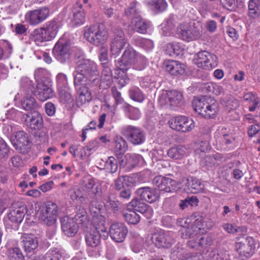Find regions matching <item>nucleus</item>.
<instances>
[{"instance_id":"obj_1","label":"nucleus","mask_w":260,"mask_h":260,"mask_svg":"<svg viewBox=\"0 0 260 260\" xmlns=\"http://www.w3.org/2000/svg\"><path fill=\"white\" fill-rule=\"evenodd\" d=\"M51 84L47 80H41L38 81L36 87L34 86L32 82L28 78H22L20 80V87L28 93L34 94L37 98L42 102L52 98L53 95Z\"/></svg>"},{"instance_id":"obj_2","label":"nucleus","mask_w":260,"mask_h":260,"mask_svg":"<svg viewBox=\"0 0 260 260\" xmlns=\"http://www.w3.org/2000/svg\"><path fill=\"white\" fill-rule=\"evenodd\" d=\"M193 110L205 118H214L218 110V103L207 96L196 97L192 101Z\"/></svg>"},{"instance_id":"obj_3","label":"nucleus","mask_w":260,"mask_h":260,"mask_svg":"<svg viewBox=\"0 0 260 260\" xmlns=\"http://www.w3.org/2000/svg\"><path fill=\"white\" fill-rule=\"evenodd\" d=\"M99 72L96 64L89 59H84L76 67L74 72V81L86 82L93 77L98 76Z\"/></svg>"},{"instance_id":"obj_4","label":"nucleus","mask_w":260,"mask_h":260,"mask_svg":"<svg viewBox=\"0 0 260 260\" xmlns=\"http://www.w3.org/2000/svg\"><path fill=\"white\" fill-rule=\"evenodd\" d=\"M84 37L90 43L96 46L103 45L108 39V32L103 25H93L86 28Z\"/></svg>"},{"instance_id":"obj_5","label":"nucleus","mask_w":260,"mask_h":260,"mask_svg":"<svg viewBox=\"0 0 260 260\" xmlns=\"http://www.w3.org/2000/svg\"><path fill=\"white\" fill-rule=\"evenodd\" d=\"M236 251L242 260L250 258L255 252L254 239L250 236L239 239L235 244Z\"/></svg>"},{"instance_id":"obj_6","label":"nucleus","mask_w":260,"mask_h":260,"mask_svg":"<svg viewBox=\"0 0 260 260\" xmlns=\"http://www.w3.org/2000/svg\"><path fill=\"white\" fill-rule=\"evenodd\" d=\"M58 206L52 202H47L40 208L39 218L44 224L52 225L56 221Z\"/></svg>"},{"instance_id":"obj_7","label":"nucleus","mask_w":260,"mask_h":260,"mask_svg":"<svg viewBox=\"0 0 260 260\" xmlns=\"http://www.w3.org/2000/svg\"><path fill=\"white\" fill-rule=\"evenodd\" d=\"M183 102L182 93L177 90L162 93L158 99V103L161 107L172 109L181 105Z\"/></svg>"},{"instance_id":"obj_8","label":"nucleus","mask_w":260,"mask_h":260,"mask_svg":"<svg viewBox=\"0 0 260 260\" xmlns=\"http://www.w3.org/2000/svg\"><path fill=\"white\" fill-rule=\"evenodd\" d=\"M193 62L200 68L210 70L217 66V57L214 54L207 51H202L196 54Z\"/></svg>"},{"instance_id":"obj_9","label":"nucleus","mask_w":260,"mask_h":260,"mask_svg":"<svg viewBox=\"0 0 260 260\" xmlns=\"http://www.w3.org/2000/svg\"><path fill=\"white\" fill-rule=\"evenodd\" d=\"M71 49L70 40L66 38H60L53 48L52 52L58 61L64 63L70 58Z\"/></svg>"},{"instance_id":"obj_10","label":"nucleus","mask_w":260,"mask_h":260,"mask_svg":"<svg viewBox=\"0 0 260 260\" xmlns=\"http://www.w3.org/2000/svg\"><path fill=\"white\" fill-rule=\"evenodd\" d=\"M123 134L127 141L134 145H141L145 141V133L139 127L128 125L123 129Z\"/></svg>"},{"instance_id":"obj_11","label":"nucleus","mask_w":260,"mask_h":260,"mask_svg":"<svg viewBox=\"0 0 260 260\" xmlns=\"http://www.w3.org/2000/svg\"><path fill=\"white\" fill-rule=\"evenodd\" d=\"M169 122L172 129L184 133L192 131L195 126L193 120L184 116L175 117Z\"/></svg>"},{"instance_id":"obj_12","label":"nucleus","mask_w":260,"mask_h":260,"mask_svg":"<svg viewBox=\"0 0 260 260\" xmlns=\"http://www.w3.org/2000/svg\"><path fill=\"white\" fill-rule=\"evenodd\" d=\"M21 120L29 128L33 130H41L43 127V119L38 111H33L22 115Z\"/></svg>"},{"instance_id":"obj_13","label":"nucleus","mask_w":260,"mask_h":260,"mask_svg":"<svg viewBox=\"0 0 260 260\" xmlns=\"http://www.w3.org/2000/svg\"><path fill=\"white\" fill-rule=\"evenodd\" d=\"M74 85L76 91V104L78 107H80L86 103H89L92 99V96L87 83L74 81Z\"/></svg>"},{"instance_id":"obj_14","label":"nucleus","mask_w":260,"mask_h":260,"mask_svg":"<svg viewBox=\"0 0 260 260\" xmlns=\"http://www.w3.org/2000/svg\"><path fill=\"white\" fill-rule=\"evenodd\" d=\"M138 53L132 47L126 49L119 60L116 63V67L123 73L127 71L135 62Z\"/></svg>"},{"instance_id":"obj_15","label":"nucleus","mask_w":260,"mask_h":260,"mask_svg":"<svg viewBox=\"0 0 260 260\" xmlns=\"http://www.w3.org/2000/svg\"><path fill=\"white\" fill-rule=\"evenodd\" d=\"M49 14V10L47 7L28 11L25 16L28 22L33 25H38L47 19Z\"/></svg>"},{"instance_id":"obj_16","label":"nucleus","mask_w":260,"mask_h":260,"mask_svg":"<svg viewBox=\"0 0 260 260\" xmlns=\"http://www.w3.org/2000/svg\"><path fill=\"white\" fill-rule=\"evenodd\" d=\"M152 182L160 190L167 192L175 191L177 188V183L176 180L162 176L154 177Z\"/></svg>"},{"instance_id":"obj_17","label":"nucleus","mask_w":260,"mask_h":260,"mask_svg":"<svg viewBox=\"0 0 260 260\" xmlns=\"http://www.w3.org/2000/svg\"><path fill=\"white\" fill-rule=\"evenodd\" d=\"M127 208L129 211L139 212L142 213L147 219H150L153 215V212L152 208L137 198L133 199L127 204Z\"/></svg>"},{"instance_id":"obj_18","label":"nucleus","mask_w":260,"mask_h":260,"mask_svg":"<svg viewBox=\"0 0 260 260\" xmlns=\"http://www.w3.org/2000/svg\"><path fill=\"white\" fill-rule=\"evenodd\" d=\"M111 238L116 242L121 243L125 240L128 229L124 223L115 222L111 224L109 230Z\"/></svg>"},{"instance_id":"obj_19","label":"nucleus","mask_w":260,"mask_h":260,"mask_svg":"<svg viewBox=\"0 0 260 260\" xmlns=\"http://www.w3.org/2000/svg\"><path fill=\"white\" fill-rule=\"evenodd\" d=\"M151 240L157 247L169 248L174 242V240L169 232H159L153 234Z\"/></svg>"},{"instance_id":"obj_20","label":"nucleus","mask_w":260,"mask_h":260,"mask_svg":"<svg viewBox=\"0 0 260 260\" xmlns=\"http://www.w3.org/2000/svg\"><path fill=\"white\" fill-rule=\"evenodd\" d=\"M82 189L87 193V196L92 198L99 197L102 192L101 185L96 182L92 178H89L83 181L82 184Z\"/></svg>"},{"instance_id":"obj_21","label":"nucleus","mask_w":260,"mask_h":260,"mask_svg":"<svg viewBox=\"0 0 260 260\" xmlns=\"http://www.w3.org/2000/svg\"><path fill=\"white\" fill-rule=\"evenodd\" d=\"M136 192L141 200L145 201L150 203L155 202L159 198V191L156 189L150 187L139 188L137 189Z\"/></svg>"},{"instance_id":"obj_22","label":"nucleus","mask_w":260,"mask_h":260,"mask_svg":"<svg viewBox=\"0 0 260 260\" xmlns=\"http://www.w3.org/2000/svg\"><path fill=\"white\" fill-rule=\"evenodd\" d=\"M11 141L15 149L17 150L28 149V145L30 143L28 135L24 131H18L15 135H12Z\"/></svg>"},{"instance_id":"obj_23","label":"nucleus","mask_w":260,"mask_h":260,"mask_svg":"<svg viewBox=\"0 0 260 260\" xmlns=\"http://www.w3.org/2000/svg\"><path fill=\"white\" fill-rule=\"evenodd\" d=\"M61 226L66 235L73 237L77 233L79 225L74 218L67 216L61 219Z\"/></svg>"},{"instance_id":"obj_24","label":"nucleus","mask_w":260,"mask_h":260,"mask_svg":"<svg viewBox=\"0 0 260 260\" xmlns=\"http://www.w3.org/2000/svg\"><path fill=\"white\" fill-rule=\"evenodd\" d=\"M106 217L103 215L92 216L90 230L98 232L104 236V239L107 237V228L105 225Z\"/></svg>"},{"instance_id":"obj_25","label":"nucleus","mask_w":260,"mask_h":260,"mask_svg":"<svg viewBox=\"0 0 260 260\" xmlns=\"http://www.w3.org/2000/svg\"><path fill=\"white\" fill-rule=\"evenodd\" d=\"M222 158V155L218 153L207 155L201 160V165L203 168L209 170L213 167L218 166Z\"/></svg>"},{"instance_id":"obj_26","label":"nucleus","mask_w":260,"mask_h":260,"mask_svg":"<svg viewBox=\"0 0 260 260\" xmlns=\"http://www.w3.org/2000/svg\"><path fill=\"white\" fill-rule=\"evenodd\" d=\"M22 89L25 92V94L21 101L22 108L25 111H37V110L39 108V106L35 98L31 96L32 93H28L23 88Z\"/></svg>"},{"instance_id":"obj_27","label":"nucleus","mask_w":260,"mask_h":260,"mask_svg":"<svg viewBox=\"0 0 260 260\" xmlns=\"http://www.w3.org/2000/svg\"><path fill=\"white\" fill-rule=\"evenodd\" d=\"M60 26L61 24L59 21L53 19L47 21L42 28H44L45 34H46L49 40H51L55 37Z\"/></svg>"},{"instance_id":"obj_28","label":"nucleus","mask_w":260,"mask_h":260,"mask_svg":"<svg viewBox=\"0 0 260 260\" xmlns=\"http://www.w3.org/2000/svg\"><path fill=\"white\" fill-rule=\"evenodd\" d=\"M185 64L178 61H169L166 66V70L171 75L177 76L185 73L186 69Z\"/></svg>"},{"instance_id":"obj_29","label":"nucleus","mask_w":260,"mask_h":260,"mask_svg":"<svg viewBox=\"0 0 260 260\" xmlns=\"http://www.w3.org/2000/svg\"><path fill=\"white\" fill-rule=\"evenodd\" d=\"M104 235L90 230V232L85 234V240L88 246L96 247L100 243L101 239H104Z\"/></svg>"},{"instance_id":"obj_30","label":"nucleus","mask_w":260,"mask_h":260,"mask_svg":"<svg viewBox=\"0 0 260 260\" xmlns=\"http://www.w3.org/2000/svg\"><path fill=\"white\" fill-rule=\"evenodd\" d=\"M89 209L92 216L101 215L105 209V203L99 201L98 197L90 198Z\"/></svg>"},{"instance_id":"obj_31","label":"nucleus","mask_w":260,"mask_h":260,"mask_svg":"<svg viewBox=\"0 0 260 260\" xmlns=\"http://www.w3.org/2000/svg\"><path fill=\"white\" fill-rule=\"evenodd\" d=\"M215 137L217 141L226 145L232 143L235 141V138L230 133H226V128L223 126L218 128L215 133Z\"/></svg>"},{"instance_id":"obj_32","label":"nucleus","mask_w":260,"mask_h":260,"mask_svg":"<svg viewBox=\"0 0 260 260\" xmlns=\"http://www.w3.org/2000/svg\"><path fill=\"white\" fill-rule=\"evenodd\" d=\"M185 185L188 190L192 193L200 192L204 188V185L201 181L193 177H189L187 178Z\"/></svg>"},{"instance_id":"obj_33","label":"nucleus","mask_w":260,"mask_h":260,"mask_svg":"<svg viewBox=\"0 0 260 260\" xmlns=\"http://www.w3.org/2000/svg\"><path fill=\"white\" fill-rule=\"evenodd\" d=\"M22 243L24 249L26 252H31L38 245L37 238L33 235L24 234Z\"/></svg>"},{"instance_id":"obj_34","label":"nucleus","mask_w":260,"mask_h":260,"mask_svg":"<svg viewBox=\"0 0 260 260\" xmlns=\"http://www.w3.org/2000/svg\"><path fill=\"white\" fill-rule=\"evenodd\" d=\"M183 47L179 43L172 42L168 43L166 46L165 52L171 56H179L183 55Z\"/></svg>"},{"instance_id":"obj_35","label":"nucleus","mask_w":260,"mask_h":260,"mask_svg":"<svg viewBox=\"0 0 260 260\" xmlns=\"http://www.w3.org/2000/svg\"><path fill=\"white\" fill-rule=\"evenodd\" d=\"M100 165L102 167L101 169L104 170L106 172L111 174L116 173L118 169L117 161L113 156H109L106 161L102 160Z\"/></svg>"},{"instance_id":"obj_36","label":"nucleus","mask_w":260,"mask_h":260,"mask_svg":"<svg viewBox=\"0 0 260 260\" xmlns=\"http://www.w3.org/2000/svg\"><path fill=\"white\" fill-rule=\"evenodd\" d=\"M30 38L38 45H41L43 42L50 41L48 37L45 34L44 28H42V27L35 29L31 31Z\"/></svg>"},{"instance_id":"obj_37","label":"nucleus","mask_w":260,"mask_h":260,"mask_svg":"<svg viewBox=\"0 0 260 260\" xmlns=\"http://www.w3.org/2000/svg\"><path fill=\"white\" fill-rule=\"evenodd\" d=\"M127 149L126 141L121 137L115 139V153L117 158H121Z\"/></svg>"},{"instance_id":"obj_38","label":"nucleus","mask_w":260,"mask_h":260,"mask_svg":"<svg viewBox=\"0 0 260 260\" xmlns=\"http://www.w3.org/2000/svg\"><path fill=\"white\" fill-rule=\"evenodd\" d=\"M132 25L134 30L141 34H146L148 27L147 22L141 17H136L132 20Z\"/></svg>"},{"instance_id":"obj_39","label":"nucleus","mask_w":260,"mask_h":260,"mask_svg":"<svg viewBox=\"0 0 260 260\" xmlns=\"http://www.w3.org/2000/svg\"><path fill=\"white\" fill-rule=\"evenodd\" d=\"M248 8L250 18L257 19L260 16V0H249Z\"/></svg>"},{"instance_id":"obj_40","label":"nucleus","mask_w":260,"mask_h":260,"mask_svg":"<svg viewBox=\"0 0 260 260\" xmlns=\"http://www.w3.org/2000/svg\"><path fill=\"white\" fill-rule=\"evenodd\" d=\"M181 229L179 233L181 237L183 239H188L193 238L198 234V230L197 227L193 224H188L186 226L180 224Z\"/></svg>"},{"instance_id":"obj_41","label":"nucleus","mask_w":260,"mask_h":260,"mask_svg":"<svg viewBox=\"0 0 260 260\" xmlns=\"http://www.w3.org/2000/svg\"><path fill=\"white\" fill-rule=\"evenodd\" d=\"M190 30V34L192 37L193 40H196L202 36L203 25L202 22L196 21L187 24Z\"/></svg>"},{"instance_id":"obj_42","label":"nucleus","mask_w":260,"mask_h":260,"mask_svg":"<svg viewBox=\"0 0 260 260\" xmlns=\"http://www.w3.org/2000/svg\"><path fill=\"white\" fill-rule=\"evenodd\" d=\"M122 109L125 115L132 120H137L140 117V112L138 108H135L127 103H124Z\"/></svg>"},{"instance_id":"obj_43","label":"nucleus","mask_w":260,"mask_h":260,"mask_svg":"<svg viewBox=\"0 0 260 260\" xmlns=\"http://www.w3.org/2000/svg\"><path fill=\"white\" fill-rule=\"evenodd\" d=\"M103 70L102 71L101 80L106 82L107 86L111 84L112 82V72L110 62L101 63Z\"/></svg>"},{"instance_id":"obj_44","label":"nucleus","mask_w":260,"mask_h":260,"mask_svg":"<svg viewBox=\"0 0 260 260\" xmlns=\"http://www.w3.org/2000/svg\"><path fill=\"white\" fill-rule=\"evenodd\" d=\"M127 40L112 39L111 42L110 51L113 55H118L121 52L123 47L126 44Z\"/></svg>"},{"instance_id":"obj_45","label":"nucleus","mask_w":260,"mask_h":260,"mask_svg":"<svg viewBox=\"0 0 260 260\" xmlns=\"http://www.w3.org/2000/svg\"><path fill=\"white\" fill-rule=\"evenodd\" d=\"M15 212H13L12 210L4 218V223L6 229H12L15 228L17 224L22 221H19L17 220Z\"/></svg>"},{"instance_id":"obj_46","label":"nucleus","mask_w":260,"mask_h":260,"mask_svg":"<svg viewBox=\"0 0 260 260\" xmlns=\"http://www.w3.org/2000/svg\"><path fill=\"white\" fill-rule=\"evenodd\" d=\"M221 103L229 111L236 109L239 106V101L231 94H228L222 99Z\"/></svg>"},{"instance_id":"obj_47","label":"nucleus","mask_w":260,"mask_h":260,"mask_svg":"<svg viewBox=\"0 0 260 260\" xmlns=\"http://www.w3.org/2000/svg\"><path fill=\"white\" fill-rule=\"evenodd\" d=\"M185 153V149L183 146L178 145L170 148L167 152L168 155L173 159H181Z\"/></svg>"},{"instance_id":"obj_48","label":"nucleus","mask_w":260,"mask_h":260,"mask_svg":"<svg viewBox=\"0 0 260 260\" xmlns=\"http://www.w3.org/2000/svg\"><path fill=\"white\" fill-rule=\"evenodd\" d=\"M178 37L183 40L189 42L193 41L192 37L190 34V30L187 24H181L177 29Z\"/></svg>"},{"instance_id":"obj_49","label":"nucleus","mask_w":260,"mask_h":260,"mask_svg":"<svg viewBox=\"0 0 260 260\" xmlns=\"http://www.w3.org/2000/svg\"><path fill=\"white\" fill-rule=\"evenodd\" d=\"M82 7V5H80L79 7L75 8L73 10L72 21L76 25L82 24L85 21V12Z\"/></svg>"},{"instance_id":"obj_50","label":"nucleus","mask_w":260,"mask_h":260,"mask_svg":"<svg viewBox=\"0 0 260 260\" xmlns=\"http://www.w3.org/2000/svg\"><path fill=\"white\" fill-rule=\"evenodd\" d=\"M143 161V158L141 155L137 154H131L126 159V167L129 170L132 169Z\"/></svg>"},{"instance_id":"obj_51","label":"nucleus","mask_w":260,"mask_h":260,"mask_svg":"<svg viewBox=\"0 0 260 260\" xmlns=\"http://www.w3.org/2000/svg\"><path fill=\"white\" fill-rule=\"evenodd\" d=\"M80 213H77L74 218L76 221H78V225H80L83 228L88 229V226L89 224V220L87 218V215L86 211L84 209L80 210Z\"/></svg>"},{"instance_id":"obj_52","label":"nucleus","mask_w":260,"mask_h":260,"mask_svg":"<svg viewBox=\"0 0 260 260\" xmlns=\"http://www.w3.org/2000/svg\"><path fill=\"white\" fill-rule=\"evenodd\" d=\"M151 9L156 13L165 11L168 5L166 0H151L148 3Z\"/></svg>"},{"instance_id":"obj_53","label":"nucleus","mask_w":260,"mask_h":260,"mask_svg":"<svg viewBox=\"0 0 260 260\" xmlns=\"http://www.w3.org/2000/svg\"><path fill=\"white\" fill-rule=\"evenodd\" d=\"M11 210L13 212H15L16 217H17V220L19 221H22L23 219L24 215L27 212V208L26 205L21 203L18 205L13 206L11 208Z\"/></svg>"},{"instance_id":"obj_54","label":"nucleus","mask_w":260,"mask_h":260,"mask_svg":"<svg viewBox=\"0 0 260 260\" xmlns=\"http://www.w3.org/2000/svg\"><path fill=\"white\" fill-rule=\"evenodd\" d=\"M171 254L175 260H185L188 257L186 250L178 246H175L172 249Z\"/></svg>"},{"instance_id":"obj_55","label":"nucleus","mask_w":260,"mask_h":260,"mask_svg":"<svg viewBox=\"0 0 260 260\" xmlns=\"http://www.w3.org/2000/svg\"><path fill=\"white\" fill-rule=\"evenodd\" d=\"M104 205L106 210H111L115 215H117L119 211V202L118 201L112 200L109 197L106 200V203Z\"/></svg>"},{"instance_id":"obj_56","label":"nucleus","mask_w":260,"mask_h":260,"mask_svg":"<svg viewBox=\"0 0 260 260\" xmlns=\"http://www.w3.org/2000/svg\"><path fill=\"white\" fill-rule=\"evenodd\" d=\"M44 256V260H60L62 252L57 248L50 249Z\"/></svg>"},{"instance_id":"obj_57","label":"nucleus","mask_w":260,"mask_h":260,"mask_svg":"<svg viewBox=\"0 0 260 260\" xmlns=\"http://www.w3.org/2000/svg\"><path fill=\"white\" fill-rule=\"evenodd\" d=\"M117 191L118 197L121 201H128L132 194V186L129 185L127 186L124 188L117 190Z\"/></svg>"},{"instance_id":"obj_58","label":"nucleus","mask_w":260,"mask_h":260,"mask_svg":"<svg viewBox=\"0 0 260 260\" xmlns=\"http://www.w3.org/2000/svg\"><path fill=\"white\" fill-rule=\"evenodd\" d=\"M129 177L126 175L119 176L118 177L114 180V187L116 191L124 188L127 186V182H129Z\"/></svg>"},{"instance_id":"obj_59","label":"nucleus","mask_w":260,"mask_h":260,"mask_svg":"<svg viewBox=\"0 0 260 260\" xmlns=\"http://www.w3.org/2000/svg\"><path fill=\"white\" fill-rule=\"evenodd\" d=\"M133 64L134 69L141 71L145 68L147 64V59L145 57L140 54H138Z\"/></svg>"},{"instance_id":"obj_60","label":"nucleus","mask_w":260,"mask_h":260,"mask_svg":"<svg viewBox=\"0 0 260 260\" xmlns=\"http://www.w3.org/2000/svg\"><path fill=\"white\" fill-rule=\"evenodd\" d=\"M125 221L129 224H136L139 221L140 217L135 211H129L128 213L123 214Z\"/></svg>"},{"instance_id":"obj_61","label":"nucleus","mask_w":260,"mask_h":260,"mask_svg":"<svg viewBox=\"0 0 260 260\" xmlns=\"http://www.w3.org/2000/svg\"><path fill=\"white\" fill-rule=\"evenodd\" d=\"M8 257L10 260H23L24 256L20 249L15 247L9 251Z\"/></svg>"},{"instance_id":"obj_62","label":"nucleus","mask_w":260,"mask_h":260,"mask_svg":"<svg viewBox=\"0 0 260 260\" xmlns=\"http://www.w3.org/2000/svg\"><path fill=\"white\" fill-rule=\"evenodd\" d=\"M131 99L135 101L141 103L144 99V95L139 88L131 89L129 91Z\"/></svg>"},{"instance_id":"obj_63","label":"nucleus","mask_w":260,"mask_h":260,"mask_svg":"<svg viewBox=\"0 0 260 260\" xmlns=\"http://www.w3.org/2000/svg\"><path fill=\"white\" fill-rule=\"evenodd\" d=\"M58 89L66 88L68 86L67 76L62 73L57 74L56 77Z\"/></svg>"},{"instance_id":"obj_64","label":"nucleus","mask_w":260,"mask_h":260,"mask_svg":"<svg viewBox=\"0 0 260 260\" xmlns=\"http://www.w3.org/2000/svg\"><path fill=\"white\" fill-rule=\"evenodd\" d=\"M223 7L229 11H234L238 7L239 0H220Z\"/></svg>"}]
</instances>
